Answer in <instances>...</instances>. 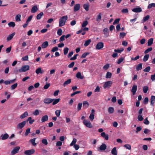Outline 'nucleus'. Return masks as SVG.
Returning a JSON list of instances; mask_svg holds the SVG:
<instances>
[{
	"label": "nucleus",
	"instance_id": "nucleus-53",
	"mask_svg": "<svg viewBox=\"0 0 155 155\" xmlns=\"http://www.w3.org/2000/svg\"><path fill=\"white\" fill-rule=\"evenodd\" d=\"M18 84L17 83H15L14 84L12 85L11 86V89L12 90H13L15 89L17 86Z\"/></svg>",
	"mask_w": 155,
	"mask_h": 155
},
{
	"label": "nucleus",
	"instance_id": "nucleus-42",
	"mask_svg": "<svg viewBox=\"0 0 155 155\" xmlns=\"http://www.w3.org/2000/svg\"><path fill=\"white\" fill-rule=\"evenodd\" d=\"M60 101V99L58 98L57 99H54V100L53 101V102L52 103L53 105H55L57 104Z\"/></svg>",
	"mask_w": 155,
	"mask_h": 155
},
{
	"label": "nucleus",
	"instance_id": "nucleus-55",
	"mask_svg": "<svg viewBox=\"0 0 155 155\" xmlns=\"http://www.w3.org/2000/svg\"><path fill=\"white\" fill-rule=\"evenodd\" d=\"M150 70V66H148L143 70L145 72H149Z\"/></svg>",
	"mask_w": 155,
	"mask_h": 155
},
{
	"label": "nucleus",
	"instance_id": "nucleus-44",
	"mask_svg": "<svg viewBox=\"0 0 155 155\" xmlns=\"http://www.w3.org/2000/svg\"><path fill=\"white\" fill-rule=\"evenodd\" d=\"M28 115V114L27 112H25L21 116V118H23L26 117Z\"/></svg>",
	"mask_w": 155,
	"mask_h": 155
},
{
	"label": "nucleus",
	"instance_id": "nucleus-35",
	"mask_svg": "<svg viewBox=\"0 0 155 155\" xmlns=\"http://www.w3.org/2000/svg\"><path fill=\"white\" fill-rule=\"evenodd\" d=\"M91 40L90 39L86 41L85 42L84 44V45L86 47L87 46L90 44V43L91 42Z\"/></svg>",
	"mask_w": 155,
	"mask_h": 155
},
{
	"label": "nucleus",
	"instance_id": "nucleus-47",
	"mask_svg": "<svg viewBox=\"0 0 155 155\" xmlns=\"http://www.w3.org/2000/svg\"><path fill=\"white\" fill-rule=\"evenodd\" d=\"M42 143L44 145H46L48 144L47 140L46 139H44L42 140Z\"/></svg>",
	"mask_w": 155,
	"mask_h": 155
},
{
	"label": "nucleus",
	"instance_id": "nucleus-41",
	"mask_svg": "<svg viewBox=\"0 0 155 155\" xmlns=\"http://www.w3.org/2000/svg\"><path fill=\"white\" fill-rule=\"evenodd\" d=\"M152 7H155V3H152L149 4L147 8L150 9V8H151Z\"/></svg>",
	"mask_w": 155,
	"mask_h": 155
},
{
	"label": "nucleus",
	"instance_id": "nucleus-50",
	"mask_svg": "<svg viewBox=\"0 0 155 155\" xmlns=\"http://www.w3.org/2000/svg\"><path fill=\"white\" fill-rule=\"evenodd\" d=\"M148 90V87L147 86H146L143 87V91L144 93H146Z\"/></svg>",
	"mask_w": 155,
	"mask_h": 155
},
{
	"label": "nucleus",
	"instance_id": "nucleus-32",
	"mask_svg": "<svg viewBox=\"0 0 155 155\" xmlns=\"http://www.w3.org/2000/svg\"><path fill=\"white\" fill-rule=\"evenodd\" d=\"M112 73L109 72H108L106 74V78H111L112 76Z\"/></svg>",
	"mask_w": 155,
	"mask_h": 155
},
{
	"label": "nucleus",
	"instance_id": "nucleus-31",
	"mask_svg": "<svg viewBox=\"0 0 155 155\" xmlns=\"http://www.w3.org/2000/svg\"><path fill=\"white\" fill-rule=\"evenodd\" d=\"M44 14L43 12H41L39 14H38L37 16V20L40 19L42 16Z\"/></svg>",
	"mask_w": 155,
	"mask_h": 155
},
{
	"label": "nucleus",
	"instance_id": "nucleus-49",
	"mask_svg": "<svg viewBox=\"0 0 155 155\" xmlns=\"http://www.w3.org/2000/svg\"><path fill=\"white\" fill-rule=\"evenodd\" d=\"M152 50V47L149 48L145 51L144 53L145 54L151 51Z\"/></svg>",
	"mask_w": 155,
	"mask_h": 155
},
{
	"label": "nucleus",
	"instance_id": "nucleus-6",
	"mask_svg": "<svg viewBox=\"0 0 155 155\" xmlns=\"http://www.w3.org/2000/svg\"><path fill=\"white\" fill-rule=\"evenodd\" d=\"M104 47V43L101 42H98L96 46V49L99 50L102 48Z\"/></svg>",
	"mask_w": 155,
	"mask_h": 155
},
{
	"label": "nucleus",
	"instance_id": "nucleus-52",
	"mask_svg": "<svg viewBox=\"0 0 155 155\" xmlns=\"http://www.w3.org/2000/svg\"><path fill=\"white\" fill-rule=\"evenodd\" d=\"M124 147L127 149L130 150L131 149V147L129 144H126L124 145Z\"/></svg>",
	"mask_w": 155,
	"mask_h": 155
},
{
	"label": "nucleus",
	"instance_id": "nucleus-63",
	"mask_svg": "<svg viewBox=\"0 0 155 155\" xmlns=\"http://www.w3.org/2000/svg\"><path fill=\"white\" fill-rule=\"evenodd\" d=\"M28 55L26 56L25 57H22L21 58V60L23 61H26L28 60Z\"/></svg>",
	"mask_w": 155,
	"mask_h": 155
},
{
	"label": "nucleus",
	"instance_id": "nucleus-3",
	"mask_svg": "<svg viewBox=\"0 0 155 155\" xmlns=\"http://www.w3.org/2000/svg\"><path fill=\"white\" fill-rule=\"evenodd\" d=\"M112 82L111 81H108L105 82L103 85V87L104 89L110 88L112 85Z\"/></svg>",
	"mask_w": 155,
	"mask_h": 155
},
{
	"label": "nucleus",
	"instance_id": "nucleus-13",
	"mask_svg": "<svg viewBox=\"0 0 155 155\" xmlns=\"http://www.w3.org/2000/svg\"><path fill=\"white\" fill-rule=\"evenodd\" d=\"M9 135L7 133L2 134L1 136V137L2 140H5L8 139L9 137Z\"/></svg>",
	"mask_w": 155,
	"mask_h": 155
},
{
	"label": "nucleus",
	"instance_id": "nucleus-54",
	"mask_svg": "<svg viewBox=\"0 0 155 155\" xmlns=\"http://www.w3.org/2000/svg\"><path fill=\"white\" fill-rule=\"evenodd\" d=\"M89 118L91 121H92L94 118V114L91 113L89 117Z\"/></svg>",
	"mask_w": 155,
	"mask_h": 155
},
{
	"label": "nucleus",
	"instance_id": "nucleus-20",
	"mask_svg": "<svg viewBox=\"0 0 155 155\" xmlns=\"http://www.w3.org/2000/svg\"><path fill=\"white\" fill-rule=\"evenodd\" d=\"M112 154L113 155H117V151L116 147H114L111 151Z\"/></svg>",
	"mask_w": 155,
	"mask_h": 155
},
{
	"label": "nucleus",
	"instance_id": "nucleus-37",
	"mask_svg": "<svg viewBox=\"0 0 155 155\" xmlns=\"http://www.w3.org/2000/svg\"><path fill=\"white\" fill-rule=\"evenodd\" d=\"M8 26L9 27H14L15 26V23L14 22L12 21L9 22L8 24Z\"/></svg>",
	"mask_w": 155,
	"mask_h": 155
},
{
	"label": "nucleus",
	"instance_id": "nucleus-59",
	"mask_svg": "<svg viewBox=\"0 0 155 155\" xmlns=\"http://www.w3.org/2000/svg\"><path fill=\"white\" fill-rule=\"evenodd\" d=\"M50 86V84L49 83H46V84L44 86L43 89H47L49 88Z\"/></svg>",
	"mask_w": 155,
	"mask_h": 155
},
{
	"label": "nucleus",
	"instance_id": "nucleus-64",
	"mask_svg": "<svg viewBox=\"0 0 155 155\" xmlns=\"http://www.w3.org/2000/svg\"><path fill=\"white\" fill-rule=\"evenodd\" d=\"M143 123L144 124L148 125L149 124L150 122L149 121L147 120V117L143 121Z\"/></svg>",
	"mask_w": 155,
	"mask_h": 155
},
{
	"label": "nucleus",
	"instance_id": "nucleus-21",
	"mask_svg": "<svg viewBox=\"0 0 155 155\" xmlns=\"http://www.w3.org/2000/svg\"><path fill=\"white\" fill-rule=\"evenodd\" d=\"M48 45V43L47 41L44 42L42 44L41 46L43 48H45Z\"/></svg>",
	"mask_w": 155,
	"mask_h": 155
},
{
	"label": "nucleus",
	"instance_id": "nucleus-34",
	"mask_svg": "<svg viewBox=\"0 0 155 155\" xmlns=\"http://www.w3.org/2000/svg\"><path fill=\"white\" fill-rule=\"evenodd\" d=\"M77 140L75 138H74L73 140L72 141L71 143L70 144V146H73L75 145V143L77 142Z\"/></svg>",
	"mask_w": 155,
	"mask_h": 155
},
{
	"label": "nucleus",
	"instance_id": "nucleus-26",
	"mask_svg": "<svg viewBox=\"0 0 155 155\" xmlns=\"http://www.w3.org/2000/svg\"><path fill=\"white\" fill-rule=\"evenodd\" d=\"M142 64L141 63L137 65L136 68L137 71H138L141 70L142 68Z\"/></svg>",
	"mask_w": 155,
	"mask_h": 155
},
{
	"label": "nucleus",
	"instance_id": "nucleus-62",
	"mask_svg": "<svg viewBox=\"0 0 155 155\" xmlns=\"http://www.w3.org/2000/svg\"><path fill=\"white\" fill-rule=\"evenodd\" d=\"M121 12L123 13L127 14L128 12V11L127 9H123L121 10Z\"/></svg>",
	"mask_w": 155,
	"mask_h": 155
},
{
	"label": "nucleus",
	"instance_id": "nucleus-23",
	"mask_svg": "<svg viewBox=\"0 0 155 155\" xmlns=\"http://www.w3.org/2000/svg\"><path fill=\"white\" fill-rule=\"evenodd\" d=\"M153 38H150L148 40L147 42L148 46H150L152 45L153 43Z\"/></svg>",
	"mask_w": 155,
	"mask_h": 155
},
{
	"label": "nucleus",
	"instance_id": "nucleus-5",
	"mask_svg": "<svg viewBox=\"0 0 155 155\" xmlns=\"http://www.w3.org/2000/svg\"><path fill=\"white\" fill-rule=\"evenodd\" d=\"M19 150V147H14L11 152V154L12 155H14L18 153Z\"/></svg>",
	"mask_w": 155,
	"mask_h": 155
},
{
	"label": "nucleus",
	"instance_id": "nucleus-61",
	"mask_svg": "<svg viewBox=\"0 0 155 155\" xmlns=\"http://www.w3.org/2000/svg\"><path fill=\"white\" fill-rule=\"evenodd\" d=\"M65 35H62L60 38L59 41L61 42L64 41L65 40Z\"/></svg>",
	"mask_w": 155,
	"mask_h": 155
},
{
	"label": "nucleus",
	"instance_id": "nucleus-2",
	"mask_svg": "<svg viewBox=\"0 0 155 155\" xmlns=\"http://www.w3.org/2000/svg\"><path fill=\"white\" fill-rule=\"evenodd\" d=\"M83 123L87 127L91 128L93 126L90 121L84 119L83 120Z\"/></svg>",
	"mask_w": 155,
	"mask_h": 155
},
{
	"label": "nucleus",
	"instance_id": "nucleus-58",
	"mask_svg": "<svg viewBox=\"0 0 155 155\" xmlns=\"http://www.w3.org/2000/svg\"><path fill=\"white\" fill-rule=\"evenodd\" d=\"M124 59L123 58H121L118 59L117 61V63L118 64H120L124 60Z\"/></svg>",
	"mask_w": 155,
	"mask_h": 155
},
{
	"label": "nucleus",
	"instance_id": "nucleus-25",
	"mask_svg": "<svg viewBox=\"0 0 155 155\" xmlns=\"http://www.w3.org/2000/svg\"><path fill=\"white\" fill-rule=\"evenodd\" d=\"M71 82V79H69L66 81H65L63 84V86L65 87L68 84H70Z\"/></svg>",
	"mask_w": 155,
	"mask_h": 155
},
{
	"label": "nucleus",
	"instance_id": "nucleus-18",
	"mask_svg": "<svg viewBox=\"0 0 155 155\" xmlns=\"http://www.w3.org/2000/svg\"><path fill=\"white\" fill-rule=\"evenodd\" d=\"M38 10V8L37 6L36 5H35L32 7L31 10V12L32 13H35L37 12Z\"/></svg>",
	"mask_w": 155,
	"mask_h": 155
},
{
	"label": "nucleus",
	"instance_id": "nucleus-19",
	"mask_svg": "<svg viewBox=\"0 0 155 155\" xmlns=\"http://www.w3.org/2000/svg\"><path fill=\"white\" fill-rule=\"evenodd\" d=\"M76 77L78 78H80V79H83L84 78L83 76L81 75V72H78L76 75Z\"/></svg>",
	"mask_w": 155,
	"mask_h": 155
},
{
	"label": "nucleus",
	"instance_id": "nucleus-11",
	"mask_svg": "<svg viewBox=\"0 0 155 155\" xmlns=\"http://www.w3.org/2000/svg\"><path fill=\"white\" fill-rule=\"evenodd\" d=\"M101 136L104 138L106 140H107L109 139V136L108 134H106L105 132H103L101 134Z\"/></svg>",
	"mask_w": 155,
	"mask_h": 155
},
{
	"label": "nucleus",
	"instance_id": "nucleus-51",
	"mask_svg": "<svg viewBox=\"0 0 155 155\" xmlns=\"http://www.w3.org/2000/svg\"><path fill=\"white\" fill-rule=\"evenodd\" d=\"M82 106V103H79L78 104L77 106V109L78 111L80 110Z\"/></svg>",
	"mask_w": 155,
	"mask_h": 155
},
{
	"label": "nucleus",
	"instance_id": "nucleus-30",
	"mask_svg": "<svg viewBox=\"0 0 155 155\" xmlns=\"http://www.w3.org/2000/svg\"><path fill=\"white\" fill-rule=\"evenodd\" d=\"M89 104L88 102L87 101H84L83 103V107L85 108H87L88 107Z\"/></svg>",
	"mask_w": 155,
	"mask_h": 155
},
{
	"label": "nucleus",
	"instance_id": "nucleus-9",
	"mask_svg": "<svg viewBox=\"0 0 155 155\" xmlns=\"http://www.w3.org/2000/svg\"><path fill=\"white\" fill-rule=\"evenodd\" d=\"M35 151L34 149H31L26 150L25 152V153L26 155H31L34 153Z\"/></svg>",
	"mask_w": 155,
	"mask_h": 155
},
{
	"label": "nucleus",
	"instance_id": "nucleus-8",
	"mask_svg": "<svg viewBox=\"0 0 155 155\" xmlns=\"http://www.w3.org/2000/svg\"><path fill=\"white\" fill-rule=\"evenodd\" d=\"M54 100V99L45 98L44 100V102L45 103L49 104L53 102Z\"/></svg>",
	"mask_w": 155,
	"mask_h": 155
},
{
	"label": "nucleus",
	"instance_id": "nucleus-16",
	"mask_svg": "<svg viewBox=\"0 0 155 155\" xmlns=\"http://www.w3.org/2000/svg\"><path fill=\"white\" fill-rule=\"evenodd\" d=\"M15 33H13L12 34L9 35L7 37L6 40L7 41H8L11 40L13 38L15 35Z\"/></svg>",
	"mask_w": 155,
	"mask_h": 155
},
{
	"label": "nucleus",
	"instance_id": "nucleus-1",
	"mask_svg": "<svg viewBox=\"0 0 155 155\" xmlns=\"http://www.w3.org/2000/svg\"><path fill=\"white\" fill-rule=\"evenodd\" d=\"M67 19L68 16L67 15H65L61 18L59 19V26L61 27L64 25Z\"/></svg>",
	"mask_w": 155,
	"mask_h": 155
},
{
	"label": "nucleus",
	"instance_id": "nucleus-56",
	"mask_svg": "<svg viewBox=\"0 0 155 155\" xmlns=\"http://www.w3.org/2000/svg\"><path fill=\"white\" fill-rule=\"evenodd\" d=\"M89 54V52H86L83 53L81 55V58H85L86 56Z\"/></svg>",
	"mask_w": 155,
	"mask_h": 155
},
{
	"label": "nucleus",
	"instance_id": "nucleus-22",
	"mask_svg": "<svg viewBox=\"0 0 155 155\" xmlns=\"http://www.w3.org/2000/svg\"><path fill=\"white\" fill-rule=\"evenodd\" d=\"M89 4L88 3H87L84 4L83 5V7L84 8L86 11H88L89 10Z\"/></svg>",
	"mask_w": 155,
	"mask_h": 155
},
{
	"label": "nucleus",
	"instance_id": "nucleus-24",
	"mask_svg": "<svg viewBox=\"0 0 155 155\" xmlns=\"http://www.w3.org/2000/svg\"><path fill=\"white\" fill-rule=\"evenodd\" d=\"M15 80H10L9 81H4V83L5 84H10L12 83H13L14 81Z\"/></svg>",
	"mask_w": 155,
	"mask_h": 155
},
{
	"label": "nucleus",
	"instance_id": "nucleus-29",
	"mask_svg": "<svg viewBox=\"0 0 155 155\" xmlns=\"http://www.w3.org/2000/svg\"><path fill=\"white\" fill-rule=\"evenodd\" d=\"M108 29L107 28H105L103 30V32L106 37H107L109 35L108 33L107 32Z\"/></svg>",
	"mask_w": 155,
	"mask_h": 155
},
{
	"label": "nucleus",
	"instance_id": "nucleus-10",
	"mask_svg": "<svg viewBox=\"0 0 155 155\" xmlns=\"http://www.w3.org/2000/svg\"><path fill=\"white\" fill-rule=\"evenodd\" d=\"M80 8V5L79 4H76L75 5L74 8V11L76 12L79 10Z\"/></svg>",
	"mask_w": 155,
	"mask_h": 155
},
{
	"label": "nucleus",
	"instance_id": "nucleus-17",
	"mask_svg": "<svg viewBox=\"0 0 155 155\" xmlns=\"http://www.w3.org/2000/svg\"><path fill=\"white\" fill-rule=\"evenodd\" d=\"M132 11L135 12H140L142 11V9L140 8H136L133 9Z\"/></svg>",
	"mask_w": 155,
	"mask_h": 155
},
{
	"label": "nucleus",
	"instance_id": "nucleus-57",
	"mask_svg": "<svg viewBox=\"0 0 155 155\" xmlns=\"http://www.w3.org/2000/svg\"><path fill=\"white\" fill-rule=\"evenodd\" d=\"M39 111L38 110H36L34 112H33V114L35 116H37L39 114Z\"/></svg>",
	"mask_w": 155,
	"mask_h": 155
},
{
	"label": "nucleus",
	"instance_id": "nucleus-60",
	"mask_svg": "<svg viewBox=\"0 0 155 155\" xmlns=\"http://www.w3.org/2000/svg\"><path fill=\"white\" fill-rule=\"evenodd\" d=\"M26 121H25L20 123V127H23L26 124Z\"/></svg>",
	"mask_w": 155,
	"mask_h": 155
},
{
	"label": "nucleus",
	"instance_id": "nucleus-15",
	"mask_svg": "<svg viewBox=\"0 0 155 155\" xmlns=\"http://www.w3.org/2000/svg\"><path fill=\"white\" fill-rule=\"evenodd\" d=\"M35 72L38 74L39 73L42 74L44 72V71L41 70L40 67H38L36 69Z\"/></svg>",
	"mask_w": 155,
	"mask_h": 155
},
{
	"label": "nucleus",
	"instance_id": "nucleus-36",
	"mask_svg": "<svg viewBox=\"0 0 155 155\" xmlns=\"http://www.w3.org/2000/svg\"><path fill=\"white\" fill-rule=\"evenodd\" d=\"M110 67V64H107L103 67V68L104 70L106 71Z\"/></svg>",
	"mask_w": 155,
	"mask_h": 155
},
{
	"label": "nucleus",
	"instance_id": "nucleus-39",
	"mask_svg": "<svg viewBox=\"0 0 155 155\" xmlns=\"http://www.w3.org/2000/svg\"><path fill=\"white\" fill-rule=\"evenodd\" d=\"M88 24V22L86 20L83 21V23L81 25V27L82 28H84Z\"/></svg>",
	"mask_w": 155,
	"mask_h": 155
},
{
	"label": "nucleus",
	"instance_id": "nucleus-45",
	"mask_svg": "<svg viewBox=\"0 0 155 155\" xmlns=\"http://www.w3.org/2000/svg\"><path fill=\"white\" fill-rule=\"evenodd\" d=\"M61 112V110H57L55 111V113L57 117H59L60 116Z\"/></svg>",
	"mask_w": 155,
	"mask_h": 155
},
{
	"label": "nucleus",
	"instance_id": "nucleus-7",
	"mask_svg": "<svg viewBox=\"0 0 155 155\" xmlns=\"http://www.w3.org/2000/svg\"><path fill=\"white\" fill-rule=\"evenodd\" d=\"M137 89V86L136 84H134L132 86L131 91L132 93L134 95L135 94Z\"/></svg>",
	"mask_w": 155,
	"mask_h": 155
},
{
	"label": "nucleus",
	"instance_id": "nucleus-14",
	"mask_svg": "<svg viewBox=\"0 0 155 155\" xmlns=\"http://www.w3.org/2000/svg\"><path fill=\"white\" fill-rule=\"evenodd\" d=\"M48 120V117L47 115L43 116L41 118V120L42 123H43Z\"/></svg>",
	"mask_w": 155,
	"mask_h": 155
},
{
	"label": "nucleus",
	"instance_id": "nucleus-27",
	"mask_svg": "<svg viewBox=\"0 0 155 155\" xmlns=\"http://www.w3.org/2000/svg\"><path fill=\"white\" fill-rule=\"evenodd\" d=\"M27 121H29L30 124H32L35 121V120L34 119H32L31 117H29L28 118Z\"/></svg>",
	"mask_w": 155,
	"mask_h": 155
},
{
	"label": "nucleus",
	"instance_id": "nucleus-4",
	"mask_svg": "<svg viewBox=\"0 0 155 155\" xmlns=\"http://www.w3.org/2000/svg\"><path fill=\"white\" fill-rule=\"evenodd\" d=\"M30 67L28 65H24L21 67L20 69V72H25L29 69Z\"/></svg>",
	"mask_w": 155,
	"mask_h": 155
},
{
	"label": "nucleus",
	"instance_id": "nucleus-28",
	"mask_svg": "<svg viewBox=\"0 0 155 155\" xmlns=\"http://www.w3.org/2000/svg\"><path fill=\"white\" fill-rule=\"evenodd\" d=\"M150 18V16L147 15L146 16L143 17V19L142 20V22L143 23L147 21Z\"/></svg>",
	"mask_w": 155,
	"mask_h": 155
},
{
	"label": "nucleus",
	"instance_id": "nucleus-12",
	"mask_svg": "<svg viewBox=\"0 0 155 155\" xmlns=\"http://www.w3.org/2000/svg\"><path fill=\"white\" fill-rule=\"evenodd\" d=\"M107 148V146L106 144H103L101 145L99 149H98V150H99V149L101 151H104L106 150Z\"/></svg>",
	"mask_w": 155,
	"mask_h": 155
},
{
	"label": "nucleus",
	"instance_id": "nucleus-40",
	"mask_svg": "<svg viewBox=\"0 0 155 155\" xmlns=\"http://www.w3.org/2000/svg\"><path fill=\"white\" fill-rule=\"evenodd\" d=\"M36 138H34L33 139H31L30 140L31 143L32 144V145L34 146H35L37 144L35 142V140Z\"/></svg>",
	"mask_w": 155,
	"mask_h": 155
},
{
	"label": "nucleus",
	"instance_id": "nucleus-43",
	"mask_svg": "<svg viewBox=\"0 0 155 155\" xmlns=\"http://www.w3.org/2000/svg\"><path fill=\"white\" fill-rule=\"evenodd\" d=\"M114 111V109L113 107H110L108 109V112L110 114L113 113Z\"/></svg>",
	"mask_w": 155,
	"mask_h": 155
},
{
	"label": "nucleus",
	"instance_id": "nucleus-48",
	"mask_svg": "<svg viewBox=\"0 0 155 155\" xmlns=\"http://www.w3.org/2000/svg\"><path fill=\"white\" fill-rule=\"evenodd\" d=\"M69 51V48L67 47H65L64 49V55H66L68 53Z\"/></svg>",
	"mask_w": 155,
	"mask_h": 155
},
{
	"label": "nucleus",
	"instance_id": "nucleus-33",
	"mask_svg": "<svg viewBox=\"0 0 155 155\" xmlns=\"http://www.w3.org/2000/svg\"><path fill=\"white\" fill-rule=\"evenodd\" d=\"M101 13H99L98 15L97 16L96 20L97 22H100V21L101 19Z\"/></svg>",
	"mask_w": 155,
	"mask_h": 155
},
{
	"label": "nucleus",
	"instance_id": "nucleus-46",
	"mask_svg": "<svg viewBox=\"0 0 155 155\" xmlns=\"http://www.w3.org/2000/svg\"><path fill=\"white\" fill-rule=\"evenodd\" d=\"M57 33L59 36L61 35L62 33V30L61 28L58 29L57 31Z\"/></svg>",
	"mask_w": 155,
	"mask_h": 155
},
{
	"label": "nucleus",
	"instance_id": "nucleus-38",
	"mask_svg": "<svg viewBox=\"0 0 155 155\" xmlns=\"http://www.w3.org/2000/svg\"><path fill=\"white\" fill-rule=\"evenodd\" d=\"M149 57V55L148 54H147L144 56L143 58V61L144 62L148 60Z\"/></svg>",
	"mask_w": 155,
	"mask_h": 155
}]
</instances>
